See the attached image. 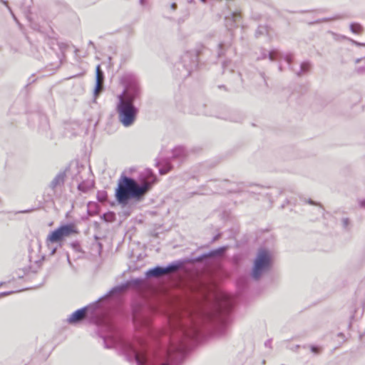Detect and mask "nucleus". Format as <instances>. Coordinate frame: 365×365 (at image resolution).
Returning a JSON list of instances; mask_svg holds the SVG:
<instances>
[{
  "label": "nucleus",
  "mask_w": 365,
  "mask_h": 365,
  "mask_svg": "<svg viewBox=\"0 0 365 365\" xmlns=\"http://www.w3.org/2000/svg\"><path fill=\"white\" fill-rule=\"evenodd\" d=\"M85 309H81L73 312L68 318V322L76 323L81 320L85 316Z\"/></svg>",
  "instance_id": "obj_6"
},
{
  "label": "nucleus",
  "mask_w": 365,
  "mask_h": 365,
  "mask_svg": "<svg viewBox=\"0 0 365 365\" xmlns=\"http://www.w3.org/2000/svg\"><path fill=\"white\" fill-rule=\"evenodd\" d=\"M148 189V185L138 186L133 180L124 177L122 178L118 185L115 191V197L120 203L125 204L131 197H139Z\"/></svg>",
  "instance_id": "obj_1"
},
{
  "label": "nucleus",
  "mask_w": 365,
  "mask_h": 365,
  "mask_svg": "<svg viewBox=\"0 0 365 365\" xmlns=\"http://www.w3.org/2000/svg\"><path fill=\"white\" fill-rule=\"evenodd\" d=\"M120 103L118 105V112L120 122L125 126L131 125L135 118V109L130 101H124L123 96H119Z\"/></svg>",
  "instance_id": "obj_2"
},
{
  "label": "nucleus",
  "mask_w": 365,
  "mask_h": 365,
  "mask_svg": "<svg viewBox=\"0 0 365 365\" xmlns=\"http://www.w3.org/2000/svg\"><path fill=\"white\" fill-rule=\"evenodd\" d=\"M96 91L97 92L101 87V83L102 81V75L100 71V66H98L96 69Z\"/></svg>",
  "instance_id": "obj_7"
},
{
  "label": "nucleus",
  "mask_w": 365,
  "mask_h": 365,
  "mask_svg": "<svg viewBox=\"0 0 365 365\" xmlns=\"http://www.w3.org/2000/svg\"><path fill=\"white\" fill-rule=\"evenodd\" d=\"M73 232H75V230L72 225H66L61 226L48 236L47 240L50 242H58Z\"/></svg>",
  "instance_id": "obj_4"
},
{
  "label": "nucleus",
  "mask_w": 365,
  "mask_h": 365,
  "mask_svg": "<svg viewBox=\"0 0 365 365\" xmlns=\"http://www.w3.org/2000/svg\"><path fill=\"white\" fill-rule=\"evenodd\" d=\"M202 1H205V0H202Z\"/></svg>",
  "instance_id": "obj_8"
},
{
  "label": "nucleus",
  "mask_w": 365,
  "mask_h": 365,
  "mask_svg": "<svg viewBox=\"0 0 365 365\" xmlns=\"http://www.w3.org/2000/svg\"><path fill=\"white\" fill-rule=\"evenodd\" d=\"M270 264V257L269 254L264 251H260L255 262V265L253 268V276L255 277H258L260 274L266 270Z\"/></svg>",
  "instance_id": "obj_3"
},
{
  "label": "nucleus",
  "mask_w": 365,
  "mask_h": 365,
  "mask_svg": "<svg viewBox=\"0 0 365 365\" xmlns=\"http://www.w3.org/2000/svg\"><path fill=\"white\" fill-rule=\"evenodd\" d=\"M179 267L178 264H170L166 267H156L150 269L146 272V276L150 277H160L163 274H168L173 271L178 269Z\"/></svg>",
  "instance_id": "obj_5"
}]
</instances>
